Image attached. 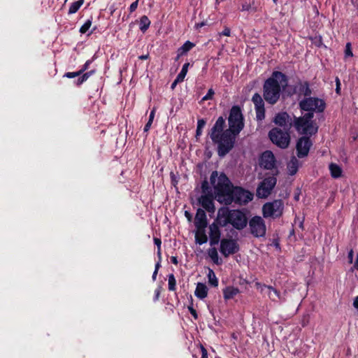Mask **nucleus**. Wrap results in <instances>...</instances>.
<instances>
[{
    "label": "nucleus",
    "mask_w": 358,
    "mask_h": 358,
    "mask_svg": "<svg viewBox=\"0 0 358 358\" xmlns=\"http://www.w3.org/2000/svg\"><path fill=\"white\" fill-rule=\"evenodd\" d=\"M157 273H158V271H155L153 272V274H152V278L153 280H156V277H157Z\"/></svg>",
    "instance_id": "774afa93"
},
{
    "label": "nucleus",
    "mask_w": 358,
    "mask_h": 358,
    "mask_svg": "<svg viewBox=\"0 0 358 358\" xmlns=\"http://www.w3.org/2000/svg\"><path fill=\"white\" fill-rule=\"evenodd\" d=\"M254 103L257 120H262L265 118L264 101L259 93H255L252 97Z\"/></svg>",
    "instance_id": "a211bd4d"
},
{
    "label": "nucleus",
    "mask_w": 358,
    "mask_h": 358,
    "mask_svg": "<svg viewBox=\"0 0 358 358\" xmlns=\"http://www.w3.org/2000/svg\"><path fill=\"white\" fill-rule=\"evenodd\" d=\"M208 241L206 234V228H196L195 233V242L199 245H203Z\"/></svg>",
    "instance_id": "393cba45"
},
{
    "label": "nucleus",
    "mask_w": 358,
    "mask_h": 358,
    "mask_svg": "<svg viewBox=\"0 0 358 358\" xmlns=\"http://www.w3.org/2000/svg\"><path fill=\"white\" fill-rule=\"evenodd\" d=\"M220 34L225 36H229L231 34V29L229 27H225L224 30Z\"/></svg>",
    "instance_id": "de8ad7c7"
},
{
    "label": "nucleus",
    "mask_w": 358,
    "mask_h": 358,
    "mask_svg": "<svg viewBox=\"0 0 358 358\" xmlns=\"http://www.w3.org/2000/svg\"><path fill=\"white\" fill-rule=\"evenodd\" d=\"M189 65L190 64L189 62L185 63L183 64L180 72L177 76L178 80H181L182 81L184 80V79L187 75V73L188 71V68H189Z\"/></svg>",
    "instance_id": "e433bc0d"
},
{
    "label": "nucleus",
    "mask_w": 358,
    "mask_h": 358,
    "mask_svg": "<svg viewBox=\"0 0 358 358\" xmlns=\"http://www.w3.org/2000/svg\"><path fill=\"white\" fill-rule=\"evenodd\" d=\"M327 108V104L323 99L309 95L299 101V108L303 113H310L314 116L315 113H322Z\"/></svg>",
    "instance_id": "39448f33"
},
{
    "label": "nucleus",
    "mask_w": 358,
    "mask_h": 358,
    "mask_svg": "<svg viewBox=\"0 0 358 358\" xmlns=\"http://www.w3.org/2000/svg\"><path fill=\"white\" fill-rule=\"evenodd\" d=\"M354 268H355V269L358 271V253H357V258H356L355 262L354 264Z\"/></svg>",
    "instance_id": "69168bd1"
},
{
    "label": "nucleus",
    "mask_w": 358,
    "mask_h": 358,
    "mask_svg": "<svg viewBox=\"0 0 358 358\" xmlns=\"http://www.w3.org/2000/svg\"><path fill=\"white\" fill-rule=\"evenodd\" d=\"M194 225L196 228H206L208 226L207 216L202 208H198L196 210Z\"/></svg>",
    "instance_id": "4be33fe9"
},
{
    "label": "nucleus",
    "mask_w": 358,
    "mask_h": 358,
    "mask_svg": "<svg viewBox=\"0 0 358 358\" xmlns=\"http://www.w3.org/2000/svg\"><path fill=\"white\" fill-rule=\"evenodd\" d=\"M160 262H161V261H159H159L156 263V264H155V271H158L159 268H160V266H161Z\"/></svg>",
    "instance_id": "338daca9"
},
{
    "label": "nucleus",
    "mask_w": 358,
    "mask_h": 358,
    "mask_svg": "<svg viewBox=\"0 0 358 358\" xmlns=\"http://www.w3.org/2000/svg\"><path fill=\"white\" fill-rule=\"evenodd\" d=\"M267 289L272 292V293H273V294L275 295V296H273L271 293H268V297L270 298L271 300L275 301L276 299H280V292L275 288H274L271 285H268Z\"/></svg>",
    "instance_id": "58836bf2"
},
{
    "label": "nucleus",
    "mask_w": 358,
    "mask_h": 358,
    "mask_svg": "<svg viewBox=\"0 0 358 358\" xmlns=\"http://www.w3.org/2000/svg\"><path fill=\"white\" fill-rule=\"evenodd\" d=\"M223 296L225 300H229L234 298L238 294L240 293V290L237 287L233 286H227L222 290Z\"/></svg>",
    "instance_id": "b1692460"
},
{
    "label": "nucleus",
    "mask_w": 358,
    "mask_h": 358,
    "mask_svg": "<svg viewBox=\"0 0 358 358\" xmlns=\"http://www.w3.org/2000/svg\"><path fill=\"white\" fill-rule=\"evenodd\" d=\"M201 358H208V351L202 345H201Z\"/></svg>",
    "instance_id": "09e8293b"
},
{
    "label": "nucleus",
    "mask_w": 358,
    "mask_h": 358,
    "mask_svg": "<svg viewBox=\"0 0 358 358\" xmlns=\"http://www.w3.org/2000/svg\"><path fill=\"white\" fill-rule=\"evenodd\" d=\"M259 165L261 168L265 170H275L278 169L276 166V159L273 152L271 150H266L263 152L259 158Z\"/></svg>",
    "instance_id": "4468645a"
},
{
    "label": "nucleus",
    "mask_w": 358,
    "mask_h": 358,
    "mask_svg": "<svg viewBox=\"0 0 358 358\" xmlns=\"http://www.w3.org/2000/svg\"><path fill=\"white\" fill-rule=\"evenodd\" d=\"M208 282L213 287L218 286V279L215 276V274L213 270H210L208 274Z\"/></svg>",
    "instance_id": "f704fd0d"
},
{
    "label": "nucleus",
    "mask_w": 358,
    "mask_h": 358,
    "mask_svg": "<svg viewBox=\"0 0 358 358\" xmlns=\"http://www.w3.org/2000/svg\"><path fill=\"white\" fill-rule=\"evenodd\" d=\"M151 24L150 20L146 15H143L140 18L139 21V29L143 32L145 33L148 28L150 27V25Z\"/></svg>",
    "instance_id": "c756f323"
},
{
    "label": "nucleus",
    "mask_w": 358,
    "mask_h": 358,
    "mask_svg": "<svg viewBox=\"0 0 358 358\" xmlns=\"http://www.w3.org/2000/svg\"><path fill=\"white\" fill-rule=\"evenodd\" d=\"M153 241H154V243L157 247V257L159 259V261H161L162 260V250H161L162 241H161V238L154 237Z\"/></svg>",
    "instance_id": "79ce46f5"
},
{
    "label": "nucleus",
    "mask_w": 358,
    "mask_h": 358,
    "mask_svg": "<svg viewBox=\"0 0 358 358\" xmlns=\"http://www.w3.org/2000/svg\"><path fill=\"white\" fill-rule=\"evenodd\" d=\"M253 197L254 194L249 190L240 186H234L229 198L225 199V204L230 205L234 202L240 206L246 205Z\"/></svg>",
    "instance_id": "0eeeda50"
},
{
    "label": "nucleus",
    "mask_w": 358,
    "mask_h": 358,
    "mask_svg": "<svg viewBox=\"0 0 358 358\" xmlns=\"http://www.w3.org/2000/svg\"><path fill=\"white\" fill-rule=\"evenodd\" d=\"M248 223V218L245 212L241 209L232 210V216L230 224L237 230H243Z\"/></svg>",
    "instance_id": "ddd939ff"
},
{
    "label": "nucleus",
    "mask_w": 358,
    "mask_h": 358,
    "mask_svg": "<svg viewBox=\"0 0 358 358\" xmlns=\"http://www.w3.org/2000/svg\"><path fill=\"white\" fill-rule=\"evenodd\" d=\"M210 180L217 196L223 198L225 201V199L229 198L234 187L227 176L224 173H221L218 176L217 171H214L210 175Z\"/></svg>",
    "instance_id": "7ed1b4c3"
},
{
    "label": "nucleus",
    "mask_w": 358,
    "mask_h": 358,
    "mask_svg": "<svg viewBox=\"0 0 358 358\" xmlns=\"http://www.w3.org/2000/svg\"><path fill=\"white\" fill-rule=\"evenodd\" d=\"M336 93L337 94H341V85H336Z\"/></svg>",
    "instance_id": "0e129e2a"
},
{
    "label": "nucleus",
    "mask_w": 358,
    "mask_h": 358,
    "mask_svg": "<svg viewBox=\"0 0 358 358\" xmlns=\"http://www.w3.org/2000/svg\"><path fill=\"white\" fill-rule=\"evenodd\" d=\"M182 81L181 80H178V78L176 77V78L174 80V81L171 83V90H174L175 87H176V85L180 83H182Z\"/></svg>",
    "instance_id": "603ef678"
},
{
    "label": "nucleus",
    "mask_w": 358,
    "mask_h": 358,
    "mask_svg": "<svg viewBox=\"0 0 358 358\" xmlns=\"http://www.w3.org/2000/svg\"><path fill=\"white\" fill-rule=\"evenodd\" d=\"M353 306L355 308L358 310V296L355 297L353 302Z\"/></svg>",
    "instance_id": "e2e57ef3"
},
{
    "label": "nucleus",
    "mask_w": 358,
    "mask_h": 358,
    "mask_svg": "<svg viewBox=\"0 0 358 358\" xmlns=\"http://www.w3.org/2000/svg\"><path fill=\"white\" fill-rule=\"evenodd\" d=\"M353 257H354V252H353V250L351 249L348 252V262H349L350 264L352 263V262H353Z\"/></svg>",
    "instance_id": "8fccbe9b"
},
{
    "label": "nucleus",
    "mask_w": 358,
    "mask_h": 358,
    "mask_svg": "<svg viewBox=\"0 0 358 358\" xmlns=\"http://www.w3.org/2000/svg\"><path fill=\"white\" fill-rule=\"evenodd\" d=\"M345 55L346 57H352L353 56L350 43H347L346 45H345Z\"/></svg>",
    "instance_id": "c03bdc74"
},
{
    "label": "nucleus",
    "mask_w": 358,
    "mask_h": 358,
    "mask_svg": "<svg viewBox=\"0 0 358 358\" xmlns=\"http://www.w3.org/2000/svg\"><path fill=\"white\" fill-rule=\"evenodd\" d=\"M279 173L278 169L273 174H266L265 178L259 184L257 188V196L261 199L267 198L277 183L276 176Z\"/></svg>",
    "instance_id": "6e6552de"
},
{
    "label": "nucleus",
    "mask_w": 358,
    "mask_h": 358,
    "mask_svg": "<svg viewBox=\"0 0 358 358\" xmlns=\"http://www.w3.org/2000/svg\"><path fill=\"white\" fill-rule=\"evenodd\" d=\"M238 136V134L226 129L217 136L215 141H212L217 144V154L220 157H224L234 148Z\"/></svg>",
    "instance_id": "20e7f679"
},
{
    "label": "nucleus",
    "mask_w": 358,
    "mask_h": 358,
    "mask_svg": "<svg viewBox=\"0 0 358 358\" xmlns=\"http://www.w3.org/2000/svg\"><path fill=\"white\" fill-rule=\"evenodd\" d=\"M308 323V317L304 316L301 321V325L303 327H306Z\"/></svg>",
    "instance_id": "bf43d9fd"
},
{
    "label": "nucleus",
    "mask_w": 358,
    "mask_h": 358,
    "mask_svg": "<svg viewBox=\"0 0 358 358\" xmlns=\"http://www.w3.org/2000/svg\"><path fill=\"white\" fill-rule=\"evenodd\" d=\"M152 124V122L148 121L143 129L144 132H148L150 130Z\"/></svg>",
    "instance_id": "5fc2aeb1"
},
{
    "label": "nucleus",
    "mask_w": 358,
    "mask_h": 358,
    "mask_svg": "<svg viewBox=\"0 0 358 358\" xmlns=\"http://www.w3.org/2000/svg\"><path fill=\"white\" fill-rule=\"evenodd\" d=\"M206 121L204 119H199L197 121L196 137L198 138L202 134V129L205 127Z\"/></svg>",
    "instance_id": "4c0bfd02"
},
{
    "label": "nucleus",
    "mask_w": 358,
    "mask_h": 358,
    "mask_svg": "<svg viewBox=\"0 0 358 358\" xmlns=\"http://www.w3.org/2000/svg\"><path fill=\"white\" fill-rule=\"evenodd\" d=\"M313 142L309 136H302L296 141V156L299 158H303L308 156Z\"/></svg>",
    "instance_id": "dca6fc26"
},
{
    "label": "nucleus",
    "mask_w": 358,
    "mask_h": 358,
    "mask_svg": "<svg viewBox=\"0 0 358 358\" xmlns=\"http://www.w3.org/2000/svg\"><path fill=\"white\" fill-rule=\"evenodd\" d=\"M251 8V6L248 3H243L242 4V6H241V10L242 11H245V10H249Z\"/></svg>",
    "instance_id": "6e6d98bb"
},
{
    "label": "nucleus",
    "mask_w": 358,
    "mask_h": 358,
    "mask_svg": "<svg viewBox=\"0 0 358 358\" xmlns=\"http://www.w3.org/2000/svg\"><path fill=\"white\" fill-rule=\"evenodd\" d=\"M310 113H305L299 117H294L292 126L298 134L312 136L318 131V126Z\"/></svg>",
    "instance_id": "f03ea898"
},
{
    "label": "nucleus",
    "mask_w": 358,
    "mask_h": 358,
    "mask_svg": "<svg viewBox=\"0 0 358 358\" xmlns=\"http://www.w3.org/2000/svg\"><path fill=\"white\" fill-rule=\"evenodd\" d=\"M232 216V210L228 207H221L218 209L217 217L215 219V223L224 227L227 224H230Z\"/></svg>",
    "instance_id": "f3484780"
},
{
    "label": "nucleus",
    "mask_w": 358,
    "mask_h": 358,
    "mask_svg": "<svg viewBox=\"0 0 358 358\" xmlns=\"http://www.w3.org/2000/svg\"><path fill=\"white\" fill-rule=\"evenodd\" d=\"M289 116L286 112L278 113L274 117V123L280 127H285L287 124V122Z\"/></svg>",
    "instance_id": "bb28decb"
},
{
    "label": "nucleus",
    "mask_w": 358,
    "mask_h": 358,
    "mask_svg": "<svg viewBox=\"0 0 358 358\" xmlns=\"http://www.w3.org/2000/svg\"><path fill=\"white\" fill-rule=\"evenodd\" d=\"M208 291V287L204 283L198 282L194 291V294L197 298L203 299L207 296Z\"/></svg>",
    "instance_id": "a878e982"
},
{
    "label": "nucleus",
    "mask_w": 358,
    "mask_h": 358,
    "mask_svg": "<svg viewBox=\"0 0 358 358\" xmlns=\"http://www.w3.org/2000/svg\"><path fill=\"white\" fill-rule=\"evenodd\" d=\"M150 55L149 54H146V55H142L141 56L138 57V59L140 60H146L149 58Z\"/></svg>",
    "instance_id": "680f3d73"
},
{
    "label": "nucleus",
    "mask_w": 358,
    "mask_h": 358,
    "mask_svg": "<svg viewBox=\"0 0 358 358\" xmlns=\"http://www.w3.org/2000/svg\"><path fill=\"white\" fill-rule=\"evenodd\" d=\"M171 262L172 264H173L175 265H178V257L176 256H172L171 257Z\"/></svg>",
    "instance_id": "052dcab7"
},
{
    "label": "nucleus",
    "mask_w": 358,
    "mask_h": 358,
    "mask_svg": "<svg viewBox=\"0 0 358 358\" xmlns=\"http://www.w3.org/2000/svg\"><path fill=\"white\" fill-rule=\"evenodd\" d=\"M96 71L94 69L90 70L89 71L85 72V73H83L82 75L78 76V78L76 81V85L77 86H80L82 84H83L87 80V79L94 74Z\"/></svg>",
    "instance_id": "7c9ffc66"
},
{
    "label": "nucleus",
    "mask_w": 358,
    "mask_h": 358,
    "mask_svg": "<svg viewBox=\"0 0 358 358\" xmlns=\"http://www.w3.org/2000/svg\"><path fill=\"white\" fill-rule=\"evenodd\" d=\"M268 137L273 144L281 149L287 148L290 143L289 134L278 127H274L269 131Z\"/></svg>",
    "instance_id": "1a4fd4ad"
},
{
    "label": "nucleus",
    "mask_w": 358,
    "mask_h": 358,
    "mask_svg": "<svg viewBox=\"0 0 358 358\" xmlns=\"http://www.w3.org/2000/svg\"><path fill=\"white\" fill-rule=\"evenodd\" d=\"M168 286L169 291H175L176 289V280L173 273L168 275Z\"/></svg>",
    "instance_id": "c9c22d12"
},
{
    "label": "nucleus",
    "mask_w": 358,
    "mask_h": 358,
    "mask_svg": "<svg viewBox=\"0 0 358 358\" xmlns=\"http://www.w3.org/2000/svg\"><path fill=\"white\" fill-rule=\"evenodd\" d=\"M188 310L194 320L198 319V314L196 310L192 306H188Z\"/></svg>",
    "instance_id": "a18cd8bd"
},
{
    "label": "nucleus",
    "mask_w": 358,
    "mask_h": 358,
    "mask_svg": "<svg viewBox=\"0 0 358 358\" xmlns=\"http://www.w3.org/2000/svg\"><path fill=\"white\" fill-rule=\"evenodd\" d=\"M92 17L91 19H88L80 28V33L81 34H85L90 27L92 26Z\"/></svg>",
    "instance_id": "a19ab883"
},
{
    "label": "nucleus",
    "mask_w": 358,
    "mask_h": 358,
    "mask_svg": "<svg viewBox=\"0 0 358 358\" xmlns=\"http://www.w3.org/2000/svg\"><path fill=\"white\" fill-rule=\"evenodd\" d=\"M199 203L208 213H214L215 206L212 194H203L199 198Z\"/></svg>",
    "instance_id": "aec40b11"
},
{
    "label": "nucleus",
    "mask_w": 358,
    "mask_h": 358,
    "mask_svg": "<svg viewBox=\"0 0 358 358\" xmlns=\"http://www.w3.org/2000/svg\"><path fill=\"white\" fill-rule=\"evenodd\" d=\"M288 85V77L282 72L274 71L263 85L264 99L271 105H275L280 99L282 90Z\"/></svg>",
    "instance_id": "f257e3e1"
},
{
    "label": "nucleus",
    "mask_w": 358,
    "mask_h": 358,
    "mask_svg": "<svg viewBox=\"0 0 358 358\" xmlns=\"http://www.w3.org/2000/svg\"><path fill=\"white\" fill-rule=\"evenodd\" d=\"M84 3V0H78L77 1L73 2L69 9V14H73L76 13L80 8L82 6V5Z\"/></svg>",
    "instance_id": "72a5a7b5"
},
{
    "label": "nucleus",
    "mask_w": 358,
    "mask_h": 358,
    "mask_svg": "<svg viewBox=\"0 0 358 358\" xmlns=\"http://www.w3.org/2000/svg\"><path fill=\"white\" fill-rule=\"evenodd\" d=\"M228 124L229 131L239 134L245 127L244 116L243 115L241 108L239 106H233L230 110L228 117Z\"/></svg>",
    "instance_id": "423d86ee"
},
{
    "label": "nucleus",
    "mask_w": 358,
    "mask_h": 358,
    "mask_svg": "<svg viewBox=\"0 0 358 358\" xmlns=\"http://www.w3.org/2000/svg\"><path fill=\"white\" fill-rule=\"evenodd\" d=\"M220 227H221V225H218L215 221L209 226L210 245L211 246L217 245L221 241V231Z\"/></svg>",
    "instance_id": "6ab92c4d"
},
{
    "label": "nucleus",
    "mask_w": 358,
    "mask_h": 358,
    "mask_svg": "<svg viewBox=\"0 0 358 358\" xmlns=\"http://www.w3.org/2000/svg\"><path fill=\"white\" fill-rule=\"evenodd\" d=\"M194 46L195 44L194 43L189 41H187L181 47L178 49L177 52H178V56H183L186 55Z\"/></svg>",
    "instance_id": "c85d7f7f"
},
{
    "label": "nucleus",
    "mask_w": 358,
    "mask_h": 358,
    "mask_svg": "<svg viewBox=\"0 0 358 358\" xmlns=\"http://www.w3.org/2000/svg\"><path fill=\"white\" fill-rule=\"evenodd\" d=\"M185 217L187 219V220L189 222L192 221V214L189 211H187V210L185 211Z\"/></svg>",
    "instance_id": "13d9d810"
},
{
    "label": "nucleus",
    "mask_w": 358,
    "mask_h": 358,
    "mask_svg": "<svg viewBox=\"0 0 358 358\" xmlns=\"http://www.w3.org/2000/svg\"><path fill=\"white\" fill-rule=\"evenodd\" d=\"M201 188L202 193H203L205 194H212L210 187L208 182L206 179H205L201 182Z\"/></svg>",
    "instance_id": "ea45409f"
},
{
    "label": "nucleus",
    "mask_w": 358,
    "mask_h": 358,
    "mask_svg": "<svg viewBox=\"0 0 358 358\" xmlns=\"http://www.w3.org/2000/svg\"><path fill=\"white\" fill-rule=\"evenodd\" d=\"M92 59H88L85 62V63L80 67V69L76 72H66L64 73V77L68 78H73L77 76H79L82 75L83 73H85V71L88 70L90 65L92 62Z\"/></svg>",
    "instance_id": "5701e85b"
},
{
    "label": "nucleus",
    "mask_w": 358,
    "mask_h": 358,
    "mask_svg": "<svg viewBox=\"0 0 358 358\" xmlns=\"http://www.w3.org/2000/svg\"><path fill=\"white\" fill-rule=\"evenodd\" d=\"M312 93L310 83L307 80L303 81L301 80H299L295 85H291L288 91L290 96L296 94L298 97L303 96V98L311 95Z\"/></svg>",
    "instance_id": "f8f14e48"
},
{
    "label": "nucleus",
    "mask_w": 358,
    "mask_h": 358,
    "mask_svg": "<svg viewBox=\"0 0 358 358\" xmlns=\"http://www.w3.org/2000/svg\"><path fill=\"white\" fill-rule=\"evenodd\" d=\"M155 108H154L150 111V115H149V120H148V121L153 122V120H154V117H155Z\"/></svg>",
    "instance_id": "864d4df0"
},
{
    "label": "nucleus",
    "mask_w": 358,
    "mask_h": 358,
    "mask_svg": "<svg viewBox=\"0 0 358 358\" xmlns=\"http://www.w3.org/2000/svg\"><path fill=\"white\" fill-rule=\"evenodd\" d=\"M159 295H160V288H157L155 291L154 301H157L159 299Z\"/></svg>",
    "instance_id": "4d7b16f0"
},
{
    "label": "nucleus",
    "mask_w": 358,
    "mask_h": 358,
    "mask_svg": "<svg viewBox=\"0 0 358 358\" xmlns=\"http://www.w3.org/2000/svg\"><path fill=\"white\" fill-rule=\"evenodd\" d=\"M138 1L139 0H136V1H134L130 5L129 8L130 13H133V12H134L136 10V8L138 7Z\"/></svg>",
    "instance_id": "49530a36"
},
{
    "label": "nucleus",
    "mask_w": 358,
    "mask_h": 358,
    "mask_svg": "<svg viewBox=\"0 0 358 358\" xmlns=\"http://www.w3.org/2000/svg\"><path fill=\"white\" fill-rule=\"evenodd\" d=\"M329 171H330V173H331V176L334 178H338L342 175V169H341V168L338 165H337L336 164H334V163L330 164V165H329Z\"/></svg>",
    "instance_id": "2f4dec72"
},
{
    "label": "nucleus",
    "mask_w": 358,
    "mask_h": 358,
    "mask_svg": "<svg viewBox=\"0 0 358 358\" xmlns=\"http://www.w3.org/2000/svg\"><path fill=\"white\" fill-rule=\"evenodd\" d=\"M214 94V90L212 88L209 89L207 94L202 98V101H208L213 99Z\"/></svg>",
    "instance_id": "37998d69"
},
{
    "label": "nucleus",
    "mask_w": 358,
    "mask_h": 358,
    "mask_svg": "<svg viewBox=\"0 0 358 358\" xmlns=\"http://www.w3.org/2000/svg\"><path fill=\"white\" fill-rule=\"evenodd\" d=\"M267 286L268 285H266L265 284H262V283H261L259 282H255V287L257 288H261V292H263L264 288H267Z\"/></svg>",
    "instance_id": "3c124183"
},
{
    "label": "nucleus",
    "mask_w": 358,
    "mask_h": 358,
    "mask_svg": "<svg viewBox=\"0 0 358 358\" xmlns=\"http://www.w3.org/2000/svg\"><path fill=\"white\" fill-rule=\"evenodd\" d=\"M250 234L255 238L265 237L266 227L264 220L258 215L252 217L248 223Z\"/></svg>",
    "instance_id": "9b49d317"
},
{
    "label": "nucleus",
    "mask_w": 358,
    "mask_h": 358,
    "mask_svg": "<svg viewBox=\"0 0 358 358\" xmlns=\"http://www.w3.org/2000/svg\"><path fill=\"white\" fill-rule=\"evenodd\" d=\"M284 203L281 199H275L271 202L266 203L262 207L264 217L278 218L283 214Z\"/></svg>",
    "instance_id": "9d476101"
},
{
    "label": "nucleus",
    "mask_w": 358,
    "mask_h": 358,
    "mask_svg": "<svg viewBox=\"0 0 358 358\" xmlns=\"http://www.w3.org/2000/svg\"><path fill=\"white\" fill-rule=\"evenodd\" d=\"M208 255L212 261L217 265L222 264V261H220L217 250L215 248H211L208 250Z\"/></svg>",
    "instance_id": "473e14b6"
},
{
    "label": "nucleus",
    "mask_w": 358,
    "mask_h": 358,
    "mask_svg": "<svg viewBox=\"0 0 358 358\" xmlns=\"http://www.w3.org/2000/svg\"><path fill=\"white\" fill-rule=\"evenodd\" d=\"M239 249V245L235 239L222 238L220 241V252L224 257L236 254Z\"/></svg>",
    "instance_id": "2eb2a0df"
},
{
    "label": "nucleus",
    "mask_w": 358,
    "mask_h": 358,
    "mask_svg": "<svg viewBox=\"0 0 358 358\" xmlns=\"http://www.w3.org/2000/svg\"><path fill=\"white\" fill-rule=\"evenodd\" d=\"M299 166V162L296 159V157L292 156L289 160V162L287 163V169L289 171V175L294 176L295 175L298 170Z\"/></svg>",
    "instance_id": "cd10ccee"
},
{
    "label": "nucleus",
    "mask_w": 358,
    "mask_h": 358,
    "mask_svg": "<svg viewBox=\"0 0 358 358\" xmlns=\"http://www.w3.org/2000/svg\"><path fill=\"white\" fill-rule=\"evenodd\" d=\"M225 123V119L222 116H220L217 118L209 133L210 137L212 141H215V138H217V136L222 134L224 131Z\"/></svg>",
    "instance_id": "412c9836"
}]
</instances>
